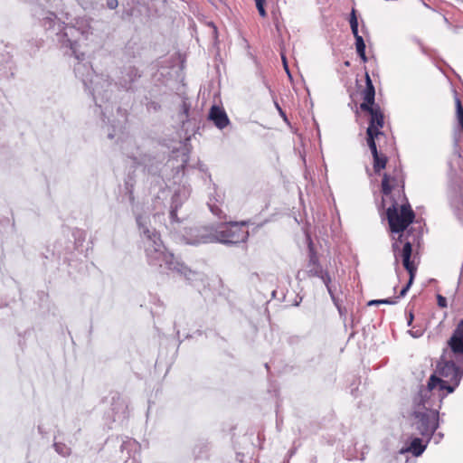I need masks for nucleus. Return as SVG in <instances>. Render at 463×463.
I'll use <instances>...</instances> for the list:
<instances>
[{
    "label": "nucleus",
    "instance_id": "nucleus-30",
    "mask_svg": "<svg viewBox=\"0 0 463 463\" xmlns=\"http://www.w3.org/2000/svg\"><path fill=\"white\" fill-rule=\"evenodd\" d=\"M183 204L180 191H175L171 197V208L179 209Z\"/></svg>",
    "mask_w": 463,
    "mask_h": 463
},
{
    "label": "nucleus",
    "instance_id": "nucleus-24",
    "mask_svg": "<svg viewBox=\"0 0 463 463\" xmlns=\"http://www.w3.org/2000/svg\"><path fill=\"white\" fill-rule=\"evenodd\" d=\"M189 156L186 154L183 155L182 163L177 166L171 165L173 169H175V173L173 175V178L175 180V182H180L181 178L184 175V169L187 166Z\"/></svg>",
    "mask_w": 463,
    "mask_h": 463
},
{
    "label": "nucleus",
    "instance_id": "nucleus-49",
    "mask_svg": "<svg viewBox=\"0 0 463 463\" xmlns=\"http://www.w3.org/2000/svg\"><path fill=\"white\" fill-rule=\"evenodd\" d=\"M38 432L42 437H45L48 434V431L44 429V427L42 424H39L38 427Z\"/></svg>",
    "mask_w": 463,
    "mask_h": 463
},
{
    "label": "nucleus",
    "instance_id": "nucleus-56",
    "mask_svg": "<svg viewBox=\"0 0 463 463\" xmlns=\"http://www.w3.org/2000/svg\"><path fill=\"white\" fill-rule=\"evenodd\" d=\"M118 113L120 115V116H125L126 115V109H122L121 108H118Z\"/></svg>",
    "mask_w": 463,
    "mask_h": 463
},
{
    "label": "nucleus",
    "instance_id": "nucleus-51",
    "mask_svg": "<svg viewBox=\"0 0 463 463\" xmlns=\"http://www.w3.org/2000/svg\"><path fill=\"white\" fill-rule=\"evenodd\" d=\"M331 299L337 309H338V307L342 306V301L338 298H336V296L333 297V298H331Z\"/></svg>",
    "mask_w": 463,
    "mask_h": 463
},
{
    "label": "nucleus",
    "instance_id": "nucleus-20",
    "mask_svg": "<svg viewBox=\"0 0 463 463\" xmlns=\"http://www.w3.org/2000/svg\"><path fill=\"white\" fill-rule=\"evenodd\" d=\"M211 449V444L205 439H200L193 449V453L196 458H206Z\"/></svg>",
    "mask_w": 463,
    "mask_h": 463
},
{
    "label": "nucleus",
    "instance_id": "nucleus-50",
    "mask_svg": "<svg viewBox=\"0 0 463 463\" xmlns=\"http://www.w3.org/2000/svg\"><path fill=\"white\" fill-rule=\"evenodd\" d=\"M356 54L364 63L368 61V57L366 56V52H359Z\"/></svg>",
    "mask_w": 463,
    "mask_h": 463
},
{
    "label": "nucleus",
    "instance_id": "nucleus-17",
    "mask_svg": "<svg viewBox=\"0 0 463 463\" xmlns=\"http://www.w3.org/2000/svg\"><path fill=\"white\" fill-rule=\"evenodd\" d=\"M454 97L456 106V126L454 128L453 139L457 146L463 135V104L456 90H454Z\"/></svg>",
    "mask_w": 463,
    "mask_h": 463
},
{
    "label": "nucleus",
    "instance_id": "nucleus-7",
    "mask_svg": "<svg viewBox=\"0 0 463 463\" xmlns=\"http://www.w3.org/2000/svg\"><path fill=\"white\" fill-rule=\"evenodd\" d=\"M453 153L448 160V200L449 205L457 216L458 220L463 224V180L458 175V168L460 167L461 153L459 151V143L456 146L453 142Z\"/></svg>",
    "mask_w": 463,
    "mask_h": 463
},
{
    "label": "nucleus",
    "instance_id": "nucleus-21",
    "mask_svg": "<svg viewBox=\"0 0 463 463\" xmlns=\"http://www.w3.org/2000/svg\"><path fill=\"white\" fill-rule=\"evenodd\" d=\"M372 156L373 172L376 175H380L381 172L386 167V165L388 163V156L383 154L382 152H378L376 153V155L373 154L372 155Z\"/></svg>",
    "mask_w": 463,
    "mask_h": 463
},
{
    "label": "nucleus",
    "instance_id": "nucleus-19",
    "mask_svg": "<svg viewBox=\"0 0 463 463\" xmlns=\"http://www.w3.org/2000/svg\"><path fill=\"white\" fill-rule=\"evenodd\" d=\"M117 442L119 444L120 452L124 454L127 453V458H130V452L133 449H137V443L134 439H127L123 440L122 438L116 437L114 439H108L106 440V444L109 445L110 443Z\"/></svg>",
    "mask_w": 463,
    "mask_h": 463
},
{
    "label": "nucleus",
    "instance_id": "nucleus-35",
    "mask_svg": "<svg viewBox=\"0 0 463 463\" xmlns=\"http://www.w3.org/2000/svg\"><path fill=\"white\" fill-rule=\"evenodd\" d=\"M384 116L381 118L379 120L373 124V133H377V135L382 133V128L384 127Z\"/></svg>",
    "mask_w": 463,
    "mask_h": 463
},
{
    "label": "nucleus",
    "instance_id": "nucleus-43",
    "mask_svg": "<svg viewBox=\"0 0 463 463\" xmlns=\"http://www.w3.org/2000/svg\"><path fill=\"white\" fill-rule=\"evenodd\" d=\"M103 131L107 133V137L109 139H113L115 137V130L114 128L111 129L109 126L103 127Z\"/></svg>",
    "mask_w": 463,
    "mask_h": 463
},
{
    "label": "nucleus",
    "instance_id": "nucleus-2",
    "mask_svg": "<svg viewBox=\"0 0 463 463\" xmlns=\"http://www.w3.org/2000/svg\"><path fill=\"white\" fill-rule=\"evenodd\" d=\"M88 37L84 39L80 36V40L77 42L75 46V52H72L73 50L71 49L70 45L65 43L62 44V43L58 41L57 38L54 40L61 45V48L67 49L65 52L66 54L74 56L78 61L74 65L75 76L82 81L85 90H89V93L94 101V114L99 117L103 123H106V115L111 109L109 101L113 94V90L111 89L112 84L108 80L96 75L90 62H83L85 54L80 52L78 47L80 41H86Z\"/></svg>",
    "mask_w": 463,
    "mask_h": 463
},
{
    "label": "nucleus",
    "instance_id": "nucleus-31",
    "mask_svg": "<svg viewBox=\"0 0 463 463\" xmlns=\"http://www.w3.org/2000/svg\"><path fill=\"white\" fill-rule=\"evenodd\" d=\"M354 38V46H355V52L356 53L365 52L366 51V45L364 39L362 35H357V37Z\"/></svg>",
    "mask_w": 463,
    "mask_h": 463
},
{
    "label": "nucleus",
    "instance_id": "nucleus-28",
    "mask_svg": "<svg viewBox=\"0 0 463 463\" xmlns=\"http://www.w3.org/2000/svg\"><path fill=\"white\" fill-rule=\"evenodd\" d=\"M326 270L323 269L321 263H318V265H313L310 269L307 271L308 277H316V278H322V275Z\"/></svg>",
    "mask_w": 463,
    "mask_h": 463
},
{
    "label": "nucleus",
    "instance_id": "nucleus-18",
    "mask_svg": "<svg viewBox=\"0 0 463 463\" xmlns=\"http://www.w3.org/2000/svg\"><path fill=\"white\" fill-rule=\"evenodd\" d=\"M141 77V72L135 66H130L127 69L126 74L120 82L121 86L126 90H133L132 84Z\"/></svg>",
    "mask_w": 463,
    "mask_h": 463
},
{
    "label": "nucleus",
    "instance_id": "nucleus-38",
    "mask_svg": "<svg viewBox=\"0 0 463 463\" xmlns=\"http://www.w3.org/2000/svg\"><path fill=\"white\" fill-rule=\"evenodd\" d=\"M408 334L413 338H419L423 335L424 330L421 328H418L416 330L411 329L408 330Z\"/></svg>",
    "mask_w": 463,
    "mask_h": 463
},
{
    "label": "nucleus",
    "instance_id": "nucleus-26",
    "mask_svg": "<svg viewBox=\"0 0 463 463\" xmlns=\"http://www.w3.org/2000/svg\"><path fill=\"white\" fill-rule=\"evenodd\" d=\"M43 41L37 39H30L25 41L24 48L27 50L31 56H33L36 52L43 46Z\"/></svg>",
    "mask_w": 463,
    "mask_h": 463
},
{
    "label": "nucleus",
    "instance_id": "nucleus-5",
    "mask_svg": "<svg viewBox=\"0 0 463 463\" xmlns=\"http://www.w3.org/2000/svg\"><path fill=\"white\" fill-rule=\"evenodd\" d=\"M247 222H230L219 225L217 228L194 227L185 231L184 235L186 243L199 245L212 242H220L225 245H237L246 242L249 231L246 229Z\"/></svg>",
    "mask_w": 463,
    "mask_h": 463
},
{
    "label": "nucleus",
    "instance_id": "nucleus-41",
    "mask_svg": "<svg viewBox=\"0 0 463 463\" xmlns=\"http://www.w3.org/2000/svg\"><path fill=\"white\" fill-rule=\"evenodd\" d=\"M177 212H178L177 209H174V208L170 207L169 217H170V219H171V221L173 222H180V220H179V218L177 216Z\"/></svg>",
    "mask_w": 463,
    "mask_h": 463
},
{
    "label": "nucleus",
    "instance_id": "nucleus-52",
    "mask_svg": "<svg viewBox=\"0 0 463 463\" xmlns=\"http://www.w3.org/2000/svg\"><path fill=\"white\" fill-rule=\"evenodd\" d=\"M327 291H328V294L330 295V298H333V297H335V293H334V290H333V287L332 285L331 286H328V287H326Z\"/></svg>",
    "mask_w": 463,
    "mask_h": 463
},
{
    "label": "nucleus",
    "instance_id": "nucleus-34",
    "mask_svg": "<svg viewBox=\"0 0 463 463\" xmlns=\"http://www.w3.org/2000/svg\"><path fill=\"white\" fill-rule=\"evenodd\" d=\"M280 56H281V60H282L283 68H284L287 75L288 76V78L291 80L292 79V75H291V72H290V70H289V67H288V60H287V57H286L285 51H284L283 47H280Z\"/></svg>",
    "mask_w": 463,
    "mask_h": 463
},
{
    "label": "nucleus",
    "instance_id": "nucleus-32",
    "mask_svg": "<svg viewBox=\"0 0 463 463\" xmlns=\"http://www.w3.org/2000/svg\"><path fill=\"white\" fill-rule=\"evenodd\" d=\"M208 206H209V209L212 212V213L214 214L215 216H217L219 219H222V218L226 217V214L216 204L208 203Z\"/></svg>",
    "mask_w": 463,
    "mask_h": 463
},
{
    "label": "nucleus",
    "instance_id": "nucleus-13",
    "mask_svg": "<svg viewBox=\"0 0 463 463\" xmlns=\"http://www.w3.org/2000/svg\"><path fill=\"white\" fill-rule=\"evenodd\" d=\"M165 158L164 154H141L134 157V162L142 165L149 175L160 176L162 169L165 166Z\"/></svg>",
    "mask_w": 463,
    "mask_h": 463
},
{
    "label": "nucleus",
    "instance_id": "nucleus-48",
    "mask_svg": "<svg viewBox=\"0 0 463 463\" xmlns=\"http://www.w3.org/2000/svg\"><path fill=\"white\" fill-rule=\"evenodd\" d=\"M275 106H276L277 109L279 110V115L284 118V120L287 121V115H286L285 111L280 108L279 103L276 101H275Z\"/></svg>",
    "mask_w": 463,
    "mask_h": 463
},
{
    "label": "nucleus",
    "instance_id": "nucleus-9",
    "mask_svg": "<svg viewBox=\"0 0 463 463\" xmlns=\"http://www.w3.org/2000/svg\"><path fill=\"white\" fill-rule=\"evenodd\" d=\"M365 87L362 91L363 102L360 104V109L370 115L368 127L366 129L373 131V124L384 116L380 105L375 102V88L369 72L364 73Z\"/></svg>",
    "mask_w": 463,
    "mask_h": 463
},
{
    "label": "nucleus",
    "instance_id": "nucleus-27",
    "mask_svg": "<svg viewBox=\"0 0 463 463\" xmlns=\"http://www.w3.org/2000/svg\"><path fill=\"white\" fill-rule=\"evenodd\" d=\"M52 447L54 450L62 457H68L71 453V448L62 442H54Z\"/></svg>",
    "mask_w": 463,
    "mask_h": 463
},
{
    "label": "nucleus",
    "instance_id": "nucleus-37",
    "mask_svg": "<svg viewBox=\"0 0 463 463\" xmlns=\"http://www.w3.org/2000/svg\"><path fill=\"white\" fill-rule=\"evenodd\" d=\"M436 298H437V305L439 306V307L446 308L448 307V300H447L446 297H444L440 294H437Z\"/></svg>",
    "mask_w": 463,
    "mask_h": 463
},
{
    "label": "nucleus",
    "instance_id": "nucleus-46",
    "mask_svg": "<svg viewBox=\"0 0 463 463\" xmlns=\"http://www.w3.org/2000/svg\"><path fill=\"white\" fill-rule=\"evenodd\" d=\"M208 25L213 28V36L214 40L217 41V39H218V29H217L216 25L212 21L208 23Z\"/></svg>",
    "mask_w": 463,
    "mask_h": 463
},
{
    "label": "nucleus",
    "instance_id": "nucleus-10",
    "mask_svg": "<svg viewBox=\"0 0 463 463\" xmlns=\"http://www.w3.org/2000/svg\"><path fill=\"white\" fill-rule=\"evenodd\" d=\"M179 118L182 122V129L185 134H201V128H204L205 121L198 111L191 112V103L184 99L181 105Z\"/></svg>",
    "mask_w": 463,
    "mask_h": 463
},
{
    "label": "nucleus",
    "instance_id": "nucleus-33",
    "mask_svg": "<svg viewBox=\"0 0 463 463\" xmlns=\"http://www.w3.org/2000/svg\"><path fill=\"white\" fill-rule=\"evenodd\" d=\"M254 1H255L256 8L259 12V14L263 18L266 17L267 16V11L265 9L266 0H254Z\"/></svg>",
    "mask_w": 463,
    "mask_h": 463
},
{
    "label": "nucleus",
    "instance_id": "nucleus-4",
    "mask_svg": "<svg viewBox=\"0 0 463 463\" xmlns=\"http://www.w3.org/2000/svg\"><path fill=\"white\" fill-rule=\"evenodd\" d=\"M439 368L436 365L427 384L420 385L419 392L412 398V404L419 407L423 404L428 411L437 409L440 412L443 400L456 391L463 377L449 371L441 373Z\"/></svg>",
    "mask_w": 463,
    "mask_h": 463
},
{
    "label": "nucleus",
    "instance_id": "nucleus-64",
    "mask_svg": "<svg viewBox=\"0 0 463 463\" xmlns=\"http://www.w3.org/2000/svg\"><path fill=\"white\" fill-rule=\"evenodd\" d=\"M402 192H404V181H402Z\"/></svg>",
    "mask_w": 463,
    "mask_h": 463
},
{
    "label": "nucleus",
    "instance_id": "nucleus-25",
    "mask_svg": "<svg viewBox=\"0 0 463 463\" xmlns=\"http://www.w3.org/2000/svg\"><path fill=\"white\" fill-rule=\"evenodd\" d=\"M348 22L350 24L351 32L354 35V37H357L359 34V22H358V13L355 8H352L350 14Z\"/></svg>",
    "mask_w": 463,
    "mask_h": 463
},
{
    "label": "nucleus",
    "instance_id": "nucleus-29",
    "mask_svg": "<svg viewBox=\"0 0 463 463\" xmlns=\"http://www.w3.org/2000/svg\"><path fill=\"white\" fill-rule=\"evenodd\" d=\"M397 303V300H395L392 298H382V299H372L367 302V306H379V305H394Z\"/></svg>",
    "mask_w": 463,
    "mask_h": 463
},
{
    "label": "nucleus",
    "instance_id": "nucleus-54",
    "mask_svg": "<svg viewBox=\"0 0 463 463\" xmlns=\"http://www.w3.org/2000/svg\"><path fill=\"white\" fill-rule=\"evenodd\" d=\"M250 280L260 279L259 274L257 272H252L250 276Z\"/></svg>",
    "mask_w": 463,
    "mask_h": 463
},
{
    "label": "nucleus",
    "instance_id": "nucleus-55",
    "mask_svg": "<svg viewBox=\"0 0 463 463\" xmlns=\"http://www.w3.org/2000/svg\"><path fill=\"white\" fill-rule=\"evenodd\" d=\"M362 32H363L364 33H368V29H367V27L365 26V24H364V21H362Z\"/></svg>",
    "mask_w": 463,
    "mask_h": 463
},
{
    "label": "nucleus",
    "instance_id": "nucleus-58",
    "mask_svg": "<svg viewBox=\"0 0 463 463\" xmlns=\"http://www.w3.org/2000/svg\"><path fill=\"white\" fill-rule=\"evenodd\" d=\"M199 169H200V171L204 172V171H206V169H207V168H206V165H203V164H200V165H199Z\"/></svg>",
    "mask_w": 463,
    "mask_h": 463
},
{
    "label": "nucleus",
    "instance_id": "nucleus-63",
    "mask_svg": "<svg viewBox=\"0 0 463 463\" xmlns=\"http://www.w3.org/2000/svg\"><path fill=\"white\" fill-rule=\"evenodd\" d=\"M265 86L269 89V90L271 92V89H270V86H269L268 83L265 82Z\"/></svg>",
    "mask_w": 463,
    "mask_h": 463
},
{
    "label": "nucleus",
    "instance_id": "nucleus-3",
    "mask_svg": "<svg viewBox=\"0 0 463 463\" xmlns=\"http://www.w3.org/2000/svg\"><path fill=\"white\" fill-rule=\"evenodd\" d=\"M136 222L144 241L148 265L154 267L159 273L164 274L172 270L184 275L187 279H191L189 275L193 273L192 270L167 250L161 240L160 233L156 229L150 228L148 217L137 214Z\"/></svg>",
    "mask_w": 463,
    "mask_h": 463
},
{
    "label": "nucleus",
    "instance_id": "nucleus-6",
    "mask_svg": "<svg viewBox=\"0 0 463 463\" xmlns=\"http://www.w3.org/2000/svg\"><path fill=\"white\" fill-rule=\"evenodd\" d=\"M436 365L440 367L441 373L449 371L463 377V318L457 323L446 341V346L443 347Z\"/></svg>",
    "mask_w": 463,
    "mask_h": 463
},
{
    "label": "nucleus",
    "instance_id": "nucleus-62",
    "mask_svg": "<svg viewBox=\"0 0 463 463\" xmlns=\"http://www.w3.org/2000/svg\"><path fill=\"white\" fill-rule=\"evenodd\" d=\"M381 137H385V133H384L383 130H382V133H381V134H379V138H380Z\"/></svg>",
    "mask_w": 463,
    "mask_h": 463
},
{
    "label": "nucleus",
    "instance_id": "nucleus-59",
    "mask_svg": "<svg viewBox=\"0 0 463 463\" xmlns=\"http://www.w3.org/2000/svg\"><path fill=\"white\" fill-rule=\"evenodd\" d=\"M301 301H302V298H301V297H299V299H298V300H297V299L295 300V302H294L293 306H296V307L299 306V304H300V302H301Z\"/></svg>",
    "mask_w": 463,
    "mask_h": 463
},
{
    "label": "nucleus",
    "instance_id": "nucleus-45",
    "mask_svg": "<svg viewBox=\"0 0 463 463\" xmlns=\"http://www.w3.org/2000/svg\"><path fill=\"white\" fill-rule=\"evenodd\" d=\"M337 311L339 313L340 317L345 321L346 319L347 315L346 307L342 305L341 307H338Z\"/></svg>",
    "mask_w": 463,
    "mask_h": 463
},
{
    "label": "nucleus",
    "instance_id": "nucleus-15",
    "mask_svg": "<svg viewBox=\"0 0 463 463\" xmlns=\"http://www.w3.org/2000/svg\"><path fill=\"white\" fill-rule=\"evenodd\" d=\"M207 120L212 122L213 126L220 130H222L231 124L230 118L225 109L216 104L211 106L208 111Z\"/></svg>",
    "mask_w": 463,
    "mask_h": 463
},
{
    "label": "nucleus",
    "instance_id": "nucleus-47",
    "mask_svg": "<svg viewBox=\"0 0 463 463\" xmlns=\"http://www.w3.org/2000/svg\"><path fill=\"white\" fill-rule=\"evenodd\" d=\"M414 320V314L412 311H410L407 316V326H411Z\"/></svg>",
    "mask_w": 463,
    "mask_h": 463
},
{
    "label": "nucleus",
    "instance_id": "nucleus-36",
    "mask_svg": "<svg viewBox=\"0 0 463 463\" xmlns=\"http://www.w3.org/2000/svg\"><path fill=\"white\" fill-rule=\"evenodd\" d=\"M146 109L148 111L157 112L161 109V105L154 100H149L146 104Z\"/></svg>",
    "mask_w": 463,
    "mask_h": 463
},
{
    "label": "nucleus",
    "instance_id": "nucleus-60",
    "mask_svg": "<svg viewBox=\"0 0 463 463\" xmlns=\"http://www.w3.org/2000/svg\"><path fill=\"white\" fill-rule=\"evenodd\" d=\"M359 459H360V460H362V461H364V460L365 459V454H364V452H363V453L361 454V457L359 458Z\"/></svg>",
    "mask_w": 463,
    "mask_h": 463
},
{
    "label": "nucleus",
    "instance_id": "nucleus-22",
    "mask_svg": "<svg viewBox=\"0 0 463 463\" xmlns=\"http://www.w3.org/2000/svg\"><path fill=\"white\" fill-rule=\"evenodd\" d=\"M307 245V255H308V267L313 265H318L320 263L317 251L316 246L313 242V240L309 234L306 236Z\"/></svg>",
    "mask_w": 463,
    "mask_h": 463
},
{
    "label": "nucleus",
    "instance_id": "nucleus-1",
    "mask_svg": "<svg viewBox=\"0 0 463 463\" xmlns=\"http://www.w3.org/2000/svg\"><path fill=\"white\" fill-rule=\"evenodd\" d=\"M397 184V179L384 173L381 183V193L383 194L382 203L379 210L385 207L386 199H390L392 203L386 209V219L389 224V231L392 234V250L394 257V269L397 276H400L401 269L399 267L400 260L403 252L404 245L409 242L412 248V241L409 240L413 235L415 228L411 227L412 223H417L415 213L406 199V203L400 205L392 195V190Z\"/></svg>",
    "mask_w": 463,
    "mask_h": 463
},
{
    "label": "nucleus",
    "instance_id": "nucleus-40",
    "mask_svg": "<svg viewBox=\"0 0 463 463\" xmlns=\"http://www.w3.org/2000/svg\"><path fill=\"white\" fill-rule=\"evenodd\" d=\"M105 6L109 10H115L118 6V0H105Z\"/></svg>",
    "mask_w": 463,
    "mask_h": 463
},
{
    "label": "nucleus",
    "instance_id": "nucleus-23",
    "mask_svg": "<svg viewBox=\"0 0 463 463\" xmlns=\"http://www.w3.org/2000/svg\"><path fill=\"white\" fill-rule=\"evenodd\" d=\"M379 138V135L377 133H373L371 129H366L365 131V141L368 148L372 155L380 152L377 147L376 139Z\"/></svg>",
    "mask_w": 463,
    "mask_h": 463
},
{
    "label": "nucleus",
    "instance_id": "nucleus-12",
    "mask_svg": "<svg viewBox=\"0 0 463 463\" xmlns=\"http://www.w3.org/2000/svg\"><path fill=\"white\" fill-rule=\"evenodd\" d=\"M411 255H412L411 246L409 242H406L404 245V249H403V252L402 254L401 260H402L403 268L406 269V271L409 274V279L406 282V284L400 290L399 295L394 298L395 300L397 298H404L414 283V279H415L416 273H417V266L411 260Z\"/></svg>",
    "mask_w": 463,
    "mask_h": 463
},
{
    "label": "nucleus",
    "instance_id": "nucleus-44",
    "mask_svg": "<svg viewBox=\"0 0 463 463\" xmlns=\"http://www.w3.org/2000/svg\"><path fill=\"white\" fill-rule=\"evenodd\" d=\"M444 439V433L443 432H437L435 431L433 437L431 439H433L435 444H439L442 439Z\"/></svg>",
    "mask_w": 463,
    "mask_h": 463
},
{
    "label": "nucleus",
    "instance_id": "nucleus-14",
    "mask_svg": "<svg viewBox=\"0 0 463 463\" xmlns=\"http://www.w3.org/2000/svg\"><path fill=\"white\" fill-rule=\"evenodd\" d=\"M430 442L428 438L411 435L408 437L405 445L400 449L399 453L401 455L411 453L413 457L418 458L423 454Z\"/></svg>",
    "mask_w": 463,
    "mask_h": 463
},
{
    "label": "nucleus",
    "instance_id": "nucleus-11",
    "mask_svg": "<svg viewBox=\"0 0 463 463\" xmlns=\"http://www.w3.org/2000/svg\"><path fill=\"white\" fill-rule=\"evenodd\" d=\"M128 417V404L125 399L118 393L114 392L110 398V408L105 412V418L110 422L120 424Z\"/></svg>",
    "mask_w": 463,
    "mask_h": 463
},
{
    "label": "nucleus",
    "instance_id": "nucleus-57",
    "mask_svg": "<svg viewBox=\"0 0 463 463\" xmlns=\"http://www.w3.org/2000/svg\"><path fill=\"white\" fill-rule=\"evenodd\" d=\"M10 60H11V57L7 54L5 58H3L1 62L5 61L7 64V63H9Z\"/></svg>",
    "mask_w": 463,
    "mask_h": 463
},
{
    "label": "nucleus",
    "instance_id": "nucleus-61",
    "mask_svg": "<svg viewBox=\"0 0 463 463\" xmlns=\"http://www.w3.org/2000/svg\"><path fill=\"white\" fill-rule=\"evenodd\" d=\"M317 457H313V458H311V460H310V463H317Z\"/></svg>",
    "mask_w": 463,
    "mask_h": 463
},
{
    "label": "nucleus",
    "instance_id": "nucleus-39",
    "mask_svg": "<svg viewBox=\"0 0 463 463\" xmlns=\"http://www.w3.org/2000/svg\"><path fill=\"white\" fill-rule=\"evenodd\" d=\"M134 13H135V9L132 7L124 9V11L122 13V19L129 20V18L134 15Z\"/></svg>",
    "mask_w": 463,
    "mask_h": 463
},
{
    "label": "nucleus",
    "instance_id": "nucleus-8",
    "mask_svg": "<svg viewBox=\"0 0 463 463\" xmlns=\"http://www.w3.org/2000/svg\"><path fill=\"white\" fill-rule=\"evenodd\" d=\"M420 405L421 407L411 404V411L408 415V420L411 429L418 435H420L422 438H428V441H430L435 431L443 422V419L441 418V413L437 409L428 411L425 405Z\"/></svg>",
    "mask_w": 463,
    "mask_h": 463
},
{
    "label": "nucleus",
    "instance_id": "nucleus-53",
    "mask_svg": "<svg viewBox=\"0 0 463 463\" xmlns=\"http://www.w3.org/2000/svg\"><path fill=\"white\" fill-rule=\"evenodd\" d=\"M274 24H275V27H276L278 33L280 35L281 30H280V25H279V20L275 19Z\"/></svg>",
    "mask_w": 463,
    "mask_h": 463
},
{
    "label": "nucleus",
    "instance_id": "nucleus-16",
    "mask_svg": "<svg viewBox=\"0 0 463 463\" xmlns=\"http://www.w3.org/2000/svg\"><path fill=\"white\" fill-rule=\"evenodd\" d=\"M136 176L134 173H128L124 179L123 188L120 189L122 194V202L128 201L129 205L132 207V211L135 212L136 198L134 195V189L136 185Z\"/></svg>",
    "mask_w": 463,
    "mask_h": 463
},
{
    "label": "nucleus",
    "instance_id": "nucleus-42",
    "mask_svg": "<svg viewBox=\"0 0 463 463\" xmlns=\"http://www.w3.org/2000/svg\"><path fill=\"white\" fill-rule=\"evenodd\" d=\"M319 279L323 281L326 287L331 286L332 279L327 270L322 275V278Z\"/></svg>",
    "mask_w": 463,
    "mask_h": 463
}]
</instances>
